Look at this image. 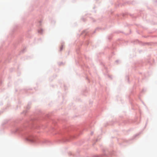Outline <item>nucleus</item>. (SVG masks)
<instances>
[{"label": "nucleus", "mask_w": 157, "mask_h": 157, "mask_svg": "<svg viewBox=\"0 0 157 157\" xmlns=\"http://www.w3.org/2000/svg\"><path fill=\"white\" fill-rule=\"evenodd\" d=\"M27 140L29 141H30L31 142H33L34 141V140L32 138V137H30L28 138H27Z\"/></svg>", "instance_id": "obj_1"}]
</instances>
